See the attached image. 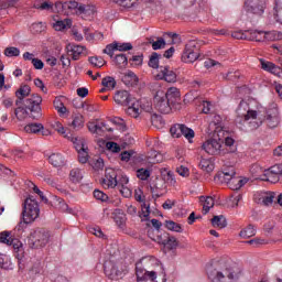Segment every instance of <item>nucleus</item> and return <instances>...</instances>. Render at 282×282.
<instances>
[{
  "label": "nucleus",
  "mask_w": 282,
  "mask_h": 282,
  "mask_svg": "<svg viewBox=\"0 0 282 282\" xmlns=\"http://www.w3.org/2000/svg\"><path fill=\"white\" fill-rule=\"evenodd\" d=\"M267 41H279V32L276 31H269V32H264V42Z\"/></svg>",
  "instance_id": "6e6d98bb"
},
{
  "label": "nucleus",
  "mask_w": 282,
  "mask_h": 282,
  "mask_svg": "<svg viewBox=\"0 0 282 282\" xmlns=\"http://www.w3.org/2000/svg\"><path fill=\"white\" fill-rule=\"evenodd\" d=\"M113 100L117 105H121V107H129V105L135 102V98L127 90L116 91Z\"/></svg>",
  "instance_id": "f8f14e48"
},
{
  "label": "nucleus",
  "mask_w": 282,
  "mask_h": 282,
  "mask_svg": "<svg viewBox=\"0 0 282 282\" xmlns=\"http://www.w3.org/2000/svg\"><path fill=\"white\" fill-rule=\"evenodd\" d=\"M239 235L242 239H250V237H254L257 235V229L254 226L249 225L242 229Z\"/></svg>",
  "instance_id": "2f4dec72"
},
{
  "label": "nucleus",
  "mask_w": 282,
  "mask_h": 282,
  "mask_svg": "<svg viewBox=\"0 0 282 282\" xmlns=\"http://www.w3.org/2000/svg\"><path fill=\"white\" fill-rule=\"evenodd\" d=\"M161 243L166 250H175L178 246L177 238L165 234V239L161 240Z\"/></svg>",
  "instance_id": "b1692460"
},
{
  "label": "nucleus",
  "mask_w": 282,
  "mask_h": 282,
  "mask_svg": "<svg viewBox=\"0 0 282 282\" xmlns=\"http://www.w3.org/2000/svg\"><path fill=\"white\" fill-rule=\"evenodd\" d=\"M118 6H121V8H133L135 3H138V0H118Z\"/></svg>",
  "instance_id": "bf43d9fd"
},
{
  "label": "nucleus",
  "mask_w": 282,
  "mask_h": 282,
  "mask_svg": "<svg viewBox=\"0 0 282 282\" xmlns=\"http://www.w3.org/2000/svg\"><path fill=\"white\" fill-rule=\"evenodd\" d=\"M73 143L75 144V149H76L77 153H79L80 151H85V149H87V144H85L84 139L75 138L73 140Z\"/></svg>",
  "instance_id": "8fccbe9b"
},
{
  "label": "nucleus",
  "mask_w": 282,
  "mask_h": 282,
  "mask_svg": "<svg viewBox=\"0 0 282 282\" xmlns=\"http://www.w3.org/2000/svg\"><path fill=\"white\" fill-rule=\"evenodd\" d=\"M281 122V117H279V108L273 106L267 110V124L269 129H276Z\"/></svg>",
  "instance_id": "ddd939ff"
},
{
  "label": "nucleus",
  "mask_w": 282,
  "mask_h": 282,
  "mask_svg": "<svg viewBox=\"0 0 282 282\" xmlns=\"http://www.w3.org/2000/svg\"><path fill=\"white\" fill-rule=\"evenodd\" d=\"M43 129V123H29L24 127L26 133H41Z\"/></svg>",
  "instance_id": "473e14b6"
},
{
  "label": "nucleus",
  "mask_w": 282,
  "mask_h": 282,
  "mask_svg": "<svg viewBox=\"0 0 282 282\" xmlns=\"http://www.w3.org/2000/svg\"><path fill=\"white\" fill-rule=\"evenodd\" d=\"M50 230L45 228H36L33 230L28 240V246L32 250H39L41 248H45L47 243H50Z\"/></svg>",
  "instance_id": "39448f33"
},
{
  "label": "nucleus",
  "mask_w": 282,
  "mask_h": 282,
  "mask_svg": "<svg viewBox=\"0 0 282 282\" xmlns=\"http://www.w3.org/2000/svg\"><path fill=\"white\" fill-rule=\"evenodd\" d=\"M127 113L132 118H138L140 116V108L138 107V104H135V99L129 105V108L127 109Z\"/></svg>",
  "instance_id": "4c0bfd02"
},
{
  "label": "nucleus",
  "mask_w": 282,
  "mask_h": 282,
  "mask_svg": "<svg viewBox=\"0 0 282 282\" xmlns=\"http://www.w3.org/2000/svg\"><path fill=\"white\" fill-rule=\"evenodd\" d=\"M236 127L240 128L241 131H246L247 133L250 131H257L261 124H263V120L259 118V113L256 110H250V106L248 101L241 100L236 110Z\"/></svg>",
  "instance_id": "f257e3e1"
},
{
  "label": "nucleus",
  "mask_w": 282,
  "mask_h": 282,
  "mask_svg": "<svg viewBox=\"0 0 282 282\" xmlns=\"http://www.w3.org/2000/svg\"><path fill=\"white\" fill-rule=\"evenodd\" d=\"M112 219L117 224L118 228L123 229L127 226V214L120 208L112 212Z\"/></svg>",
  "instance_id": "412c9836"
},
{
  "label": "nucleus",
  "mask_w": 282,
  "mask_h": 282,
  "mask_svg": "<svg viewBox=\"0 0 282 282\" xmlns=\"http://www.w3.org/2000/svg\"><path fill=\"white\" fill-rule=\"evenodd\" d=\"M116 50H117L116 42H113L112 44H108L106 46V48L104 50V54H108L110 58H113V52H116Z\"/></svg>",
  "instance_id": "e2e57ef3"
},
{
  "label": "nucleus",
  "mask_w": 282,
  "mask_h": 282,
  "mask_svg": "<svg viewBox=\"0 0 282 282\" xmlns=\"http://www.w3.org/2000/svg\"><path fill=\"white\" fill-rule=\"evenodd\" d=\"M39 215H41V209L39 208V202L32 195H29L23 203V224H32L39 219Z\"/></svg>",
  "instance_id": "20e7f679"
},
{
  "label": "nucleus",
  "mask_w": 282,
  "mask_h": 282,
  "mask_svg": "<svg viewBox=\"0 0 282 282\" xmlns=\"http://www.w3.org/2000/svg\"><path fill=\"white\" fill-rule=\"evenodd\" d=\"M1 243H7V246H12L13 250L17 252H23V242L17 238L10 237V231H2Z\"/></svg>",
  "instance_id": "dca6fc26"
},
{
  "label": "nucleus",
  "mask_w": 282,
  "mask_h": 282,
  "mask_svg": "<svg viewBox=\"0 0 282 282\" xmlns=\"http://www.w3.org/2000/svg\"><path fill=\"white\" fill-rule=\"evenodd\" d=\"M116 78L111 76H106L101 80L102 87H106L109 91H111V89H116Z\"/></svg>",
  "instance_id": "c9c22d12"
},
{
  "label": "nucleus",
  "mask_w": 282,
  "mask_h": 282,
  "mask_svg": "<svg viewBox=\"0 0 282 282\" xmlns=\"http://www.w3.org/2000/svg\"><path fill=\"white\" fill-rule=\"evenodd\" d=\"M274 1H275V7H274V10H275V13H274L275 21L278 23L282 24V0H274Z\"/></svg>",
  "instance_id": "ea45409f"
},
{
  "label": "nucleus",
  "mask_w": 282,
  "mask_h": 282,
  "mask_svg": "<svg viewBox=\"0 0 282 282\" xmlns=\"http://www.w3.org/2000/svg\"><path fill=\"white\" fill-rule=\"evenodd\" d=\"M53 28L57 32H61V31L65 30V28H72V21L69 19L56 21V23H54Z\"/></svg>",
  "instance_id": "e433bc0d"
},
{
  "label": "nucleus",
  "mask_w": 282,
  "mask_h": 282,
  "mask_svg": "<svg viewBox=\"0 0 282 282\" xmlns=\"http://www.w3.org/2000/svg\"><path fill=\"white\" fill-rule=\"evenodd\" d=\"M237 175V172H235V167H229L228 170H225L224 172L218 173L215 176V182H220V184H229L230 181Z\"/></svg>",
  "instance_id": "6ab92c4d"
},
{
  "label": "nucleus",
  "mask_w": 282,
  "mask_h": 282,
  "mask_svg": "<svg viewBox=\"0 0 282 282\" xmlns=\"http://www.w3.org/2000/svg\"><path fill=\"white\" fill-rule=\"evenodd\" d=\"M87 151L88 148L78 152V160L80 164H87V162L89 161V152Z\"/></svg>",
  "instance_id": "864d4df0"
},
{
  "label": "nucleus",
  "mask_w": 282,
  "mask_h": 282,
  "mask_svg": "<svg viewBox=\"0 0 282 282\" xmlns=\"http://www.w3.org/2000/svg\"><path fill=\"white\" fill-rule=\"evenodd\" d=\"M176 173H178L181 177H188V175H191L188 167H185L184 165L178 166Z\"/></svg>",
  "instance_id": "338daca9"
},
{
  "label": "nucleus",
  "mask_w": 282,
  "mask_h": 282,
  "mask_svg": "<svg viewBox=\"0 0 282 282\" xmlns=\"http://www.w3.org/2000/svg\"><path fill=\"white\" fill-rule=\"evenodd\" d=\"M182 124L175 123L170 128V133L172 138H182Z\"/></svg>",
  "instance_id": "de8ad7c7"
},
{
  "label": "nucleus",
  "mask_w": 282,
  "mask_h": 282,
  "mask_svg": "<svg viewBox=\"0 0 282 282\" xmlns=\"http://www.w3.org/2000/svg\"><path fill=\"white\" fill-rule=\"evenodd\" d=\"M275 175V176H274ZM276 175H282V164H275L265 171V174L262 175V182H272V180L279 181Z\"/></svg>",
  "instance_id": "f3484780"
},
{
  "label": "nucleus",
  "mask_w": 282,
  "mask_h": 282,
  "mask_svg": "<svg viewBox=\"0 0 282 282\" xmlns=\"http://www.w3.org/2000/svg\"><path fill=\"white\" fill-rule=\"evenodd\" d=\"M19 54H21V51L14 46H10L4 50V56H8L9 58H12V56H19Z\"/></svg>",
  "instance_id": "3c124183"
},
{
  "label": "nucleus",
  "mask_w": 282,
  "mask_h": 282,
  "mask_svg": "<svg viewBox=\"0 0 282 282\" xmlns=\"http://www.w3.org/2000/svg\"><path fill=\"white\" fill-rule=\"evenodd\" d=\"M183 63H195L199 58V46H197V41L191 40L186 45L182 54Z\"/></svg>",
  "instance_id": "1a4fd4ad"
},
{
  "label": "nucleus",
  "mask_w": 282,
  "mask_h": 282,
  "mask_svg": "<svg viewBox=\"0 0 282 282\" xmlns=\"http://www.w3.org/2000/svg\"><path fill=\"white\" fill-rule=\"evenodd\" d=\"M122 83L126 84L128 87H133L138 85V75L135 73L128 70L121 78Z\"/></svg>",
  "instance_id": "5701e85b"
},
{
  "label": "nucleus",
  "mask_w": 282,
  "mask_h": 282,
  "mask_svg": "<svg viewBox=\"0 0 282 282\" xmlns=\"http://www.w3.org/2000/svg\"><path fill=\"white\" fill-rule=\"evenodd\" d=\"M41 102H43V98L39 95H32L31 97L26 98L21 106L19 105L14 109V116L17 120L23 122L25 118H32L33 120H39L41 118Z\"/></svg>",
  "instance_id": "f03ea898"
},
{
  "label": "nucleus",
  "mask_w": 282,
  "mask_h": 282,
  "mask_svg": "<svg viewBox=\"0 0 282 282\" xmlns=\"http://www.w3.org/2000/svg\"><path fill=\"white\" fill-rule=\"evenodd\" d=\"M106 148L108 149V151H111L112 153H120V145H118V143L113 142V141H108L106 143Z\"/></svg>",
  "instance_id": "13d9d810"
},
{
  "label": "nucleus",
  "mask_w": 282,
  "mask_h": 282,
  "mask_svg": "<svg viewBox=\"0 0 282 282\" xmlns=\"http://www.w3.org/2000/svg\"><path fill=\"white\" fill-rule=\"evenodd\" d=\"M164 47H166V41L162 37H160L159 41L152 42L153 50H164Z\"/></svg>",
  "instance_id": "680f3d73"
},
{
  "label": "nucleus",
  "mask_w": 282,
  "mask_h": 282,
  "mask_svg": "<svg viewBox=\"0 0 282 282\" xmlns=\"http://www.w3.org/2000/svg\"><path fill=\"white\" fill-rule=\"evenodd\" d=\"M260 65L261 69L264 72H269V74H273L274 76L281 78L282 68L280 66H276L274 63L268 62L263 58L260 59Z\"/></svg>",
  "instance_id": "a211bd4d"
},
{
  "label": "nucleus",
  "mask_w": 282,
  "mask_h": 282,
  "mask_svg": "<svg viewBox=\"0 0 282 282\" xmlns=\"http://www.w3.org/2000/svg\"><path fill=\"white\" fill-rule=\"evenodd\" d=\"M35 8L37 10H54V4H52V2H48V1H45V2H42L40 4H35Z\"/></svg>",
  "instance_id": "0e129e2a"
},
{
  "label": "nucleus",
  "mask_w": 282,
  "mask_h": 282,
  "mask_svg": "<svg viewBox=\"0 0 282 282\" xmlns=\"http://www.w3.org/2000/svg\"><path fill=\"white\" fill-rule=\"evenodd\" d=\"M66 10H75L76 14H84V17H89L94 14V9L89 6L78 3L76 1L65 2Z\"/></svg>",
  "instance_id": "9b49d317"
},
{
  "label": "nucleus",
  "mask_w": 282,
  "mask_h": 282,
  "mask_svg": "<svg viewBox=\"0 0 282 282\" xmlns=\"http://www.w3.org/2000/svg\"><path fill=\"white\" fill-rule=\"evenodd\" d=\"M89 63L91 65H94V67H104L105 65V59L102 57H97V56H93L89 57Z\"/></svg>",
  "instance_id": "5fc2aeb1"
},
{
  "label": "nucleus",
  "mask_w": 282,
  "mask_h": 282,
  "mask_svg": "<svg viewBox=\"0 0 282 282\" xmlns=\"http://www.w3.org/2000/svg\"><path fill=\"white\" fill-rule=\"evenodd\" d=\"M162 56L158 53H152L149 59V67H152V69H160V58Z\"/></svg>",
  "instance_id": "f704fd0d"
},
{
  "label": "nucleus",
  "mask_w": 282,
  "mask_h": 282,
  "mask_svg": "<svg viewBox=\"0 0 282 282\" xmlns=\"http://www.w3.org/2000/svg\"><path fill=\"white\" fill-rule=\"evenodd\" d=\"M148 271L142 265V261L135 263V275L138 281H147Z\"/></svg>",
  "instance_id": "cd10ccee"
},
{
  "label": "nucleus",
  "mask_w": 282,
  "mask_h": 282,
  "mask_svg": "<svg viewBox=\"0 0 282 282\" xmlns=\"http://www.w3.org/2000/svg\"><path fill=\"white\" fill-rule=\"evenodd\" d=\"M199 202L203 204L204 215H208V213H210V208H213V206H215V198H213L210 196H207V197L200 196Z\"/></svg>",
  "instance_id": "a878e982"
},
{
  "label": "nucleus",
  "mask_w": 282,
  "mask_h": 282,
  "mask_svg": "<svg viewBox=\"0 0 282 282\" xmlns=\"http://www.w3.org/2000/svg\"><path fill=\"white\" fill-rule=\"evenodd\" d=\"M32 34H41V32H45V24L43 22H35L30 26Z\"/></svg>",
  "instance_id": "a18cd8bd"
},
{
  "label": "nucleus",
  "mask_w": 282,
  "mask_h": 282,
  "mask_svg": "<svg viewBox=\"0 0 282 282\" xmlns=\"http://www.w3.org/2000/svg\"><path fill=\"white\" fill-rule=\"evenodd\" d=\"M69 180L73 184H78L83 180V171L78 167H75L69 173Z\"/></svg>",
  "instance_id": "7c9ffc66"
},
{
  "label": "nucleus",
  "mask_w": 282,
  "mask_h": 282,
  "mask_svg": "<svg viewBox=\"0 0 282 282\" xmlns=\"http://www.w3.org/2000/svg\"><path fill=\"white\" fill-rule=\"evenodd\" d=\"M249 41H257L258 43H265V31L250 30Z\"/></svg>",
  "instance_id": "bb28decb"
},
{
  "label": "nucleus",
  "mask_w": 282,
  "mask_h": 282,
  "mask_svg": "<svg viewBox=\"0 0 282 282\" xmlns=\"http://www.w3.org/2000/svg\"><path fill=\"white\" fill-rule=\"evenodd\" d=\"M180 90L177 88H170L166 94L158 91L154 97V108L160 113H171L173 109H177L180 106Z\"/></svg>",
  "instance_id": "7ed1b4c3"
},
{
  "label": "nucleus",
  "mask_w": 282,
  "mask_h": 282,
  "mask_svg": "<svg viewBox=\"0 0 282 282\" xmlns=\"http://www.w3.org/2000/svg\"><path fill=\"white\" fill-rule=\"evenodd\" d=\"M69 127H72L74 131H80V129L85 127V118L83 115L75 116Z\"/></svg>",
  "instance_id": "c85d7f7f"
},
{
  "label": "nucleus",
  "mask_w": 282,
  "mask_h": 282,
  "mask_svg": "<svg viewBox=\"0 0 282 282\" xmlns=\"http://www.w3.org/2000/svg\"><path fill=\"white\" fill-rule=\"evenodd\" d=\"M118 174L113 169H107L105 177L101 180V186L104 188H116L118 186Z\"/></svg>",
  "instance_id": "4468645a"
},
{
  "label": "nucleus",
  "mask_w": 282,
  "mask_h": 282,
  "mask_svg": "<svg viewBox=\"0 0 282 282\" xmlns=\"http://www.w3.org/2000/svg\"><path fill=\"white\" fill-rule=\"evenodd\" d=\"M30 91H32V88H30L29 85L20 86V88L15 91V97L18 98L15 100V106L19 107V105H23L25 102V98L30 96Z\"/></svg>",
  "instance_id": "aec40b11"
},
{
  "label": "nucleus",
  "mask_w": 282,
  "mask_h": 282,
  "mask_svg": "<svg viewBox=\"0 0 282 282\" xmlns=\"http://www.w3.org/2000/svg\"><path fill=\"white\" fill-rule=\"evenodd\" d=\"M115 62L119 67H124L126 65H129V58L127 57V54H119L115 56Z\"/></svg>",
  "instance_id": "c03bdc74"
},
{
  "label": "nucleus",
  "mask_w": 282,
  "mask_h": 282,
  "mask_svg": "<svg viewBox=\"0 0 282 282\" xmlns=\"http://www.w3.org/2000/svg\"><path fill=\"white\" fill-rule=\"evenodd\" d=\"M268 8V2L265 0H245V10L248 14H256L261 17Z\"/></svg>",
  "instance_id": "9d476101"
},
{
  "label": "nucleus",
  "mask_w": 282,
  "mask_h": 282,
  "mask_svg": "<svg viewBox=\"0 0 282 282\" xmlns=\"http://www.w3.org/2000/svg\"><path fill=\"white\" fill-rule=\"evenodd\" d=\"M231 191H238L239 186V176L234 175V177L229 181V184H227Z\"/></svg>",
  "instance_id": "69168bd1"
},
{
  "label": "nucleus",
  "mask_w": 282,
  "mask_h": 282,
  "mask_svg": "<svg viewBox=\"0 0 282 282\" xmlns=\"http://www.w3.org/2000/svg\"><path fill=\"white\" fill-rule=\"evenodd\" d=\"M158 78L165 83H177V74L171 69V66H160Z\"/></svg>",
  "instance_id": "2eb2a0df"
},
{
  "label": "nucleus",
  "mask_w": 282,
  "mask_h": 282,
  "mask_svg": "<svg viewBox=\"0 0 282 282\" xmlns=\"http://www.w3.org/2000/svg\"><path fill=\"white\" fill-rule=\"evenodd\" d=\"M137 177H139V180H142V182H147V180L151 177V171L147 169H139L137 171Z\"/></svg>",
  "instance_id": "09e8293b"
},
{
  "label": "nucleus",
  "mask_w": 282,
  "mask_h": 282,
  "mask_svg": "<svg viewBox=\"0 0 282 282\" xmlns=\"http://www.w3.org/2000/svg\"><path fill=\"white\" fill-rule=\"evenodd\" d=\"M115 45L118 52H129L133 50V44L129 42H126V43L115 42Z\"/></svg>",
  "instance_id": "49530a36"
},
{
  "label": "nucleus",
  "mask_w": 282,
  "mask_h": 282,
  "mask_svg": "<svg viewBox=\"0 0 282 282\" xmlns=\"http://www.w3.org/2000/svg\"><path fill=\"white\" fill-rule=\"evenodd\" d=\"M66 50H67L68 54L72 56L73 61H78L80 58V55L83 54V52H85V46L69 44L66 47Z\"/></svg>",
  "instance_id": "4be33fe9"
},
{
  "label": "nucleus",
  "mask_w": 282,
  "mask_h": 282,
  "mask_svg": "<svg viewBox=\"0 0 282 282\" xmlns=\"http://www.w3.org/2000/svg\"><path fill=\"white\" fill-rule=\"evenodd\" d=\"M94 197L95 199H99L100 202H108L109 196L105 194V192H101L100 189L94 191Z\"/></svg>",
  "instance_id": "4d7b16f0"
},
{
  "label": "nucleus",
  "mask_w": 282,
  "mask_h": 282,
  "mask_svg": "<svg viewBox=\"0 0 282 282\" xmlns=\"http://www.w3.org/2000/svg\"><path fill=\"white\" fill-rule=\"evenodd\" d=\"M199 166L202 171H205L206 173H213L215 170V164H213V161L209 159H202L199 162Z\"/></svg>",
  "instance_id": "72a5a7b5"
},
{
  "label": "nucleus",
  "mask_w": 282,
  "mask_h": 282,
  "mask_svg": "<svg viewBox=\"0 0 282 282\" xmlns=\"http://www.w3.org/2000/svg\"><path fill=\"white\" fill-rule=\"evenodd\" d=\"M212 226L214 228H226V226H228V223L224 215H219V216H214L212 218Z\"/></svg>",
  "instance_id": "c756f323"
},
{
  "label": "nucleus",
  "mask_w": 282,
  "mask_h": 282,
  "mask_svg": "<svg viewBox=\"0 0 282 282\" xmlns=\"http://www.w3.org/2000/svg\"><path fill=\"white\" fill-rule=\"evenodd\" d=\"M181 129H182V135H184V138H186L188 142H193V138H195V131L186 127L185 124H181Z\"/></svg>",
  "instance_id": "58836bf2"
},
{
  "label": "nucleus",
  "mask_w": 282,
  "mask_h": 282,
  "mask_svg": "<svg viewBox=\"0 0 282 282\" xmlns=\"http://www.w3.org/2000/svg\"><path fill=\"white\" fill-rule=\"evenodd\" d=\"M207 274L212 282H228L235 279V271L226 265H219L216 269H212Z\"/></svg>",
  "instance_id": "0eeeda50"
},
{
  "label": "nucleus",
  "mask_w": 282,
  "mask_h": 282,
  "mask_svg": "<svg viewBox=\"0 0 282 282\" xmlns=\"http://www.w3.org/2000/svg\"><path fill=\"white\" fill-rule=\"evenodd\" d=\"M223 144L224 141L221 139H208L203 143L202 149L208 155H226V153H231L232 150L223 149Z\"/></svg>",
  "instance_id": "6e6552de"
},
{
  "label": "nucleus",
  "mask_w": 282,
  "mask_h": 282,
  "mask_svg": "<svg viewBox=\"0 0 282 282\" xmlns=\"http://www.w3.org/2000/svg\"><path fill=\"white\" fill-rule=\"evenodd\" d=\"M232 39L250 41V30L249 31H235L231 33Z\"/></svg>",
  "instance_id": "a19ab883"
},
{
  "label": "nucleus",
  "mask_w": 282,
  "mask_h": 282,
  "mask_svg": "<svg viewBox=\"0 0 282 282\" xmlns=\"http://www.w3.org/2000/svg\"><path fill=\"white\" fill-rule=\"evenodd\" d=\"M165 228H167V230H172L173 232H182V226L173 220H166Z\"/></svg>",
  "instance_id": "37998d69"
},
{
  "label": "nucleus",
  "mask_w": 282,
  "mask_h": 282,
  "mask_svg": "<svg viewBox=\"0 0 282 282\" xmlns=\"http://www.w3.org/2000/svg\"><path fill=\"white\" fill-rule=\"evenodd\" d=\"M67 10V6H65V2L57 1L54 4V11L57 13L65 12Z\"/></svg>",
  "instance_id": "774afa93"
},
{
  "label": "nucleus",
  "mask_w": 282,
  "mask_h": 282,
  "mask_svg": "<svg viewBox=\"0 0 282 282\" xmlns=\"http://www.w3.org/2000/svg\"><path fill=\"white\" fill-rule=\"evenodd\" d=\"M104 272L111 281H118V279H122L129 272V267L123 262L115 264L111 261H107L104 263Z\"/></svg>",
  "instance_id": "423d86ee"
},
{
  "label": "nucleus",
  "mask_w": 282,
  "mask_h": 282,
  "mask_svg": "<svg viewBox=\"0 0 282 282\" xmlns=\"http://www.w3.org/2000/svg\"><path fill=\"white\" fill-rule=\"evenodd\" d=\"M48 162H50V164H52V166H55V169L65 166V159L63 158V154H61V153H53V154L48 155Z\"/></svg>",
  "instance_id": "393cba45"
},
{
  "label": "nucleus",
  "mask_w": 282,
  "mask_h": 282,
  "mask_svg": "<svg viewBox=\"0 0 282 282\" xmlns=\"http://www.w3.org/2000/svg\"><path fill=\"white\" fill-rule=\"evenodd\" d=\"M53 105H54L56 111H58V113H66L67 112V108L65 107L63 101H61V99L56 98L53 101Z\"/></svg>",
  "instance_id": "603ef678"
},
{
  "label": "nucleus",
  "mask_w": 282,
  "mask_h": 282,
  "mask_svg": "<svg viewBox=\"0 0 282 282\" xmlns=\"http://www.w3.org/2000/svg\"><path fill=\"white\" fill-rule=\"evenodd\" d=\"M246 243H249V246H254V248H259V246H264V243H268V241H265V239L254 238L246 241Z\"/></svg>",
  "instance_id": "052dcab7"
},
{
  "label": "nucleus",
  "mask_w": 282,
  "mask_h": 282,
  "mask_svg": "<svg viewBox=\"0 0 282 282\" xmlns=\"http://www.w3.org/2000/svg\"><path fill=\"white\" fill-rule=\"evenodd\" d=\"M17 3H19V0H0V12L1 10L17 8Z\"/></svg>",
  "instance_id": "79ce46f5"
}]
</instances>
